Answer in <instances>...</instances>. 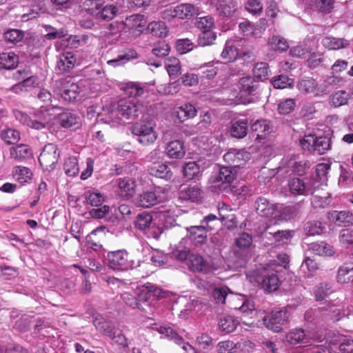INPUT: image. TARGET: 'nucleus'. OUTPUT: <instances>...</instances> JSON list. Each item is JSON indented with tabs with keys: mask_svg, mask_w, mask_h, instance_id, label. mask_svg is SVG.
Listing matches in <instances>:
<instances>
[{
	"mask_svg": "<svg viewBox=\"0 0 353 353\" xmlns=\"http://www.w3.org/2000/svg\"><path fill=\"white\" fill-rule=\"evenodd\" d=\"M156 127L154 119L147 117L132 125V132L138 137L139 143L148 145L154 143L158 137Z\"/></svg>",
	"mask_w": 353,
	"mask_h": 353,
	"instance_id": "obj_1",
	"label": "nucleus"
},
{
	"mask_svg": "<svg viewBox=\"0 0 353 353\" xmlns=\"http://www.w3.org/2000/svg\"><path fill=\"white\" fill-rule=\"evenodd\" d=\"M168 199V191L162 187L158 186L141 193L136 199V204L148 208L164 202Z\"/></svg>",
	"mask_w": 353,
	"mask_h": 353,
	"instance_id": "obj_2",
	"label": "nucleus"
},
{
	"mask_svg": "<svg viewBox=\"0 0 353 353\" xmlns=\"http://www.w3.org/2000/svg\"><path fill=\"white\" fill-rule=\"evenodd\" d=\"M106 260L110 268L116 270L125 271L134 267V261L130 259L125 250L111 251L107 254Z\"/></svg>",
	"mask_w": 353,
	"mask_h": 353,
	"instance_id": "obj_3",
	"label": "nucleus"
},
{
	"mask_svg": "<svg viewBox=\"0 0 353 353\" xmlns=\"http://www.w3.org/2000/svg\"><path fill=\"white\" fill-rule=\"evenodd\" d=\"M325 337L323 331L311 330L305 333L302 329H294L290 331L286 336L287 341L291 344H297L301 342L309 343L310 340L321 342Z\"/></svg>",
	"mask_w": 353,
	"mask_h": 353,
	"instance_id": "obj_4",
	"label": "nucleus"
},
{
	"mask_svg": "<svg viewBox=\"0 0 353 353\" xmlns=\"http://www.w3.org/2000/svg\"><path fill=\"white\" fill-rule=\"evenodd\" d=\"M143 110V105L136 99L121 100L117 108L118 114L121 119L134 120L137 118Z\"/></svg>",
	"mask_w": 353,
	"mask_h": 353,
	"instance_id": "obj_5",
	"label": "nucleus"
},
{
	"mask_svg": "<svg viewBox=\"0 0 353 353\" xmlns=\"http://www.w3.org/2000/svg\"><path fill=\"white\" fill-rule=\"evenodd\" d=\"M289 312L287 308L279 310H273L270 315L263 317V324L269 330L274 332H279L282 330V326L288 322Z\"/></svg>",
	"mask_w": 353,
	"mask_h": 353,
	"instance_id": "obj_6",
	"label": "nucleus"
},
{
	"mask_svg": "<svg viewBox=\"0 0 353 353\" xmlns=\"http://www.w3.org/2000/svg\"><path fill=\"white\" fill-rule=\"evenodd\" d=\"M255 204L257 213L262 217L269 218V223H267L263 230H267L269 226L272 224H277V220H274L279 213L276 205L270 203L266 199L263 197L259 198Z\"/></svg>",
	"mask_w": 353,
	"mask_h": 353,
	"instance_id": "obj_7",
	"label": "nucleus"
},
{
	"mask_svg": "<svg viewBox=\"0 0 353 353\" xmlns=\"http://www.w3.org/2000/svg\"><path fill=\"white\" fill-rule=\"evenodd\" d=\"M296 88L303 94H312L316 97L325 96V87L312 77H304L296 83Z\"/></svg>",
	"mask_w": 353,
	"mask_h": 353,
	"instance_id": "obj_8",
	"label": "nucleus"
},
{
	"mask_svg": "<svg viewBox=\"0 0 353 353\" xmlns=\"http://www.w3.org/2000/svg\"><path fill=\"white\" fill-rule=\"evenodd\" d=\"M159 154V150H154L148 155V161H154L148 167V171L152 176L169 180L172 177L171 170L166 164L154 161Z\"/></svg>",
	"mask_w": 353,
	"mask_h": 353,
	"instance_id": "obj_9",
	"label": "nucleus"
},
{
	"mask_svg": "<svg viewBox=\"0 0 353 353\" xmlns=\"http://www.w3.org/2000/svg\"><path fill=\"white\" fill-rule=\"evenodd\" d=\"M117 194L123 199H130L135 193L137 186L134 179L124 177L119 178L115 181Z\"/></svg>",
	"mask_w": 353,
	"mask_h": 353,
	"instance_id": "obj_10",
	"label": "nucleus"
},
{
	"mask_svg": "<svg viewBox=\"0 0 353 353\" xmlns=\"http://www.w3.org/2000/svg\"><path fill=\"white\" fill-rule=\"evenodd\" d=\"M186 265L188 269L193 272L208 274L214 270L201 255L195 253H192L189 256Z\"/></svg>",
	"mask_w": 353,
	"mask_h": 353,
	"instance_id": "obj_11",
	"label": "nucleus"
},
{
	"mask_svg": "<svg viewBox=\"0 0 353 353\" xmlns=\"http://www.w3.org/2000/svg\"><path fill=\"white\" fill-rule=\"evenodd\" d=\"M159 332L162 335L161 337L173 341L176 344L181 346L184 353H196L194 348L188 343L184 342L183 338L172 327L161 326L159 327Z\"/></svg>",
	"mask_w": 353,
	"mask_h": 353,
	"instance_id": "obj_12",
	"label": "nucleus"
},
{
	"mask_svg": "<svg viewBox=\"0 0 353 353\" xmlns=\"http://www.w3.org/2000/svg\"><path fill=\"white\" fill-rule=\"evenodd\" d=\"M135 225L141 230H152L154 238H158L162 232L160 228L154 227L152 214L146 212L138 214L136 218Z\"/></svg>",
	"mask_w": 353,
	"mask_h": 353,
	"instance_id": "obj_13",
	"label": "nucleus"
},
{
	"mask_svg": "<svg viewBox=\"0 0 353 353\" xmlns=\"http://www.w3.org/2000/svg\"><path fill=\"white\" fill-rule=\"evenodd\" d=\"M251 154L244 150L232 149L223 156L224 161L234 167H241L250 160Z\"/></svg>",
	"mask_w": 353,
	"mask_h": 353,
	"instance_id": "obj_14",
	"label": "nucleus"
},
{
	"mask_svg": "<svg viewBox=\"0 0 353 353\" xmlns=\"http://www.w3.org/2000/svg\"><path fill=\"white\" fill-rule=\"evenodd\" d=\"M213 225H205L191 226L187 228L190 239L194 243L196 246L203 245L207 239V232L211 230Z\"/></svg>",
	"mask_w": 353,
	"mask_h": 353,
	"instance_id": "obj_15",
	"label": "nucleus"
},
{
	"mask_svg": "<svg viewBox=\"0 0 353 353\" xmlns=\"http://www.w3.org/2000/svg\"><path fill=\"white\" fill-rule=\"evenodd\" d=\"M147 24V21L142 14H132L125 19V26L134 34L143 32Z\"/></svg>",
	"mask_w": 353,
	"mask_h": 353,
	"instance_id": "obj_16",
	"label": "nucleus"
},
{
	"mask_svg": "<svg viewBox=\"0 0 353 353\" xmlns=\"http://www.w3.org/2000/svg\"><path fill=\"white\" fill-rule=\"evenodd\" d=\"M239 41L236 39H228L225 42L224 48L221 52V57L225 62H232L237 58Z\"/></svg>",
	"mask_w": 353,
	"mask_h": 353,
	"instance_id": "obj_17",
	"label": "nucleus"
},
{
	"mask_svg": "<svg viewBox=\"0 0 353 353\" xmlns=\"http://www.w3.org/2000/svg\"><path fill=\"white\" fill-rule=\"evenodd\" d=\"M176 17L179 19H190L199 14V9L190 3H181L176 6Z\"/></svg>",
	"mask_w": 353,
	"mask_h": 353,
	"instance_id": "obj_18",
	"label": "nucleus"
},
{
	"mask_svg": "<svg viewBox=\"0 0 353 353\" xmlns=\"http://www.w3.org/2000/svg\"><path fill=\"white\" fill-rule=\"evenodd\" d=\"M165 153L169 158H183L185 154L183 143L179 140L170 141L165 147Z\"/></svg>",
	"mask_w": 353,
	"mask_h": 353,
	"instance_id": "obj_19",
	"label": "nucleus"
},
{
	"mask_svg": "<svg viewBox=\"0 0 353 353\" xmlns=\"http://www.w3.org/2000/svg\"><path fill=\"white\" fill-rule=\"evenodd\" d=\"M328 219L339 225L342 224H353V214L349 211L345 210L329 212Z\"/></svg>",
	"mask_w": 353,
	"mask_h": 353,
	"instance_id": "obj_20",
	"label": "nucleus"
},
{
	"mask_svg": "<svg viewBox=\"0 0 353 353\" xmlns=\"http://www.w3.org/2000/svg\"><path fill=\"white\" fill-rule=\"evenodd\" d=\"M321 44L328 50H338L347 48L350 41L342 38L325 37L321 40Z\"/></svg>",
	"mask_w": 353,
	"mask_h": 353,
	"instance_id": "obj_21",
	"label": "nucleus"
},
{
	"mask_svg": "<svg viewBox=\"0 0 353 353\" xmlns=\"http://www.w3.org/2000/svg\"><path fill=\"white\" fill-rule=\"evenodd\" d=\"M161 289L152 284H148L143 286L137 294V300L139 303L147 302L152 296H161Z\"/></svg>",
	"mask_w": 353,
	"mask_h": 353,
	"instance_id": "obj_22",
	"label": "nucleus"
},
{
	"mask_svg": "<svg viewBox=\"0 0 353 353\" xmlns=\"http://www.w3.org/2000/svg\"><path fill=\"white\" fill-rule=\"evenodd\" d=\"M41 165L46 169L51 168L56 161L55 148L53 145L46 147L39 158Z\"/></svg>",
	"mask_w": 353,
	"mask_h": 353,
	"instance_id": "obj_23",
	"label": "nucleus"
},
{
	"mask_svg": "<svg viewBox=\"0 0 353 353\" xmlns=\"http://www.w3.org/2000/svg\"><path fill=\"white\" fill-rule=\"evenodd\" d=\"M76 63V58L73 53L66 52L61 54L57 62V68L61 72L69 71L72 69Z\"/></svg>",
	"mask_w": 353,
	"mask_h": 353,
	"instance_id": "obj_24",
	"label": "nucleus"
},
{
	"mask_svg": "<svg viewBox=\"0 0 353 353\" xmlns=\"http://www.w3.org/2000/svg\"><path fill=\"white\" fill-rule=\"evenodd\" d=\"M308 249L319 256H332L334 254L333 247L324 241L310 243Z\"/></svg>",
	"mask_w": 353,
	"mask_h": 353,
	"instance_id": "obj_25",
	"label": "nucleus"
},
{
	"mask_svg": "<svg viewBox=\"0 0 353 353\" xmlns=\"http://www.w3.org/2000/svg\"><path fill=\"white\" fill-rule=\"evenodd\" d=\"M176 115L181 122H183L189 119L196 116L197 110L196 108L190 103H185L176 110Z\"/></svg>",
	"mask_w": 353,
	"mask_h": 353,
	"instance_id": "obj_26",
	"label": "nucleus"
},
{
	"mask_svg": "<svg viewBox=\"0 0 353 353\" xmlns=\"http://www.w3.org/2000/svg\"><path fill=\"white\" fill-rule=\"evenodd\" d=\"M237 7V3L234 0H219L216 10L220 15L228 17L234 14Z\"/></svg>",
	"mask_w": 353,
	"mask_h": 353,
	"instance_id": "obj_27",
	"label": "nucleus"
},
{
	"mask_svg": "<svg viewBox=\"0 0 353 353\" xmlns=\"http://www.w3.org/2000/svg\"><path fill=\"white\" fill-rule=\"evenodd\" d=\"M268 46L270 50L279 52H285L289 48L288 41L279 35H273L270 37Z\"/></svg>",
	"mask_w": 353,
	"mask_h": 353,
	"instance_id": "obj_28",
	"label": "nucleus"
},
{
	"mask_svg": "<svg viewBox=\"0 0 353 353\" xmlns=\"http://www.w3.org/2000/svg\"><path fill=\"white\" fill-rule=\"evenodd\" d=\"M290 192L294 195H307L310 188L306 187V182L299 178L292 179L288 183Z\"/></svg>",
	"mask_w": 353,
	"mask_h": 353,
	"instance_id": "obj_29",
	"label": "nucleus"
},
{
	"mask_svg": "<svg viewBox=\"0 0 353 353\" xmlns=\"http://www.w3.org/2000/svg\"><path fill=\"white\" fill-rule=\"evenodd\" d=\"M201 190L196 186L188 187L181 190L179 198L183 200L197 202L201 200Z\"/></svg>",
	"mask_w": 353,
	"mask_h": 353,
	"instance_id": "obj_30",
	"label": "nucleus"
},
{
	"mask_svg": "<svg viewBox=\"0 0 353 353\" xmlns=\"http://www.w3.org/2000/svg\"><path fill=\"white\" fill-rule=\"evenodd\" d=\"M259 282L261 283L262 288L268 292L276 290L280 285L279 277L273 273H268Z\"/></svg>",
	"mask_w": 353,
	"mask_h": 353,
	"instance_id": "obj_31",
	"label": "nucleus"
},
{
	"mask_svg": "<svg viewBox=\"0 0 353 353\" xmlns=\"http://www.w3.org/2000/svg\"><path fill=\"white\" fill-rule=\"evenodd\" d=\"M19 63V57L14 52L2 53L0 54V68L12 70Z\"/></svg>",
	"mask_w": 353,
	"mask_h": 353,
	"instance_id": "obj_32",
	"label": "nucleus"
},
{
	"mask_svg": "<svg viewBox=\"0 0 353 353\" xmlns=\"http://www.w3.org/2000/svg\"><path fill=\"white\" fill-rule=\"evenodd\" d=\"M59 121L63 128H77L80 125V118L71 112H63L59 115Z\"/></svg>",
	"mask_w": 353,
	"mask_h": 353,
	"instance_id": "obj_33",
	"label": "nucleus"
},
{
	"mask_svg": "<svg viewBox=\"0 0 353 353\" xmlns=\"http://www.w3.org/2000/svg\"><path fill=\"white\" fill-rule=\"evenodd\" d=\"M165 68L171 78H176L181 72L180 61L175 57H168L165 60Z\"/></svg>",
	"mask_w": 353,
	"mask_h": 353,
	"instance_id": "obj_34",
	"label": "nucleus"
},
{
	"mask_svg": "<svg viewBox=\"0 0 353 353\" xmlns=\"http://www.w3.org/2000/svg\"><path fill=\"white\" fill-rule=\"evenodd\" d=\"M80 92V88L77 83L68 82L61 94V98L65 101L76 99Z\"/></svg>",
	"mask_w": 353,
	"mask_h": 353,
	"instance_id": "obj_35",
	"label": "nucleus"
},
{
	"mask_svg": "<svg viewBox=\"0 0 353 353\" xmlns=\"http://www.w3.org/2000/svg\"><path fill=\"white\" fill-rule=\"evenodd\" d=\"M350 94L345 90H338L332 93L330 97V103L335 108L344 105L350 99Z\"/></svg>",
	"mask_w": 353,
	"mask_h": 353,
	"instance_id": "obj_36",
	"label": "nucleus"
},
{
	"mask_svg": "<svg viewBox=\"0 0 353 353\" xmlns=\"http://www.w3.org/2000/svg\"><path fill=\"white\" fill-rule=\"evenodd\" d=\"M137 53L133 50H129L123 54H119L117 58L109 60L107 63L114 68L121 66L128 61L137 59Z\"/></svg>",
	"mask_w": 353,
	"mask_h": 353,
	"instance_id": "obj_37",
	"label": "nucleus"
},
{
	"mask_svg": "<svg viewBox=\"0 0 353 353\" xmlns=\"http://www.w3.org/2000/svg\"><path fill=\"white\" fill-rule=\"evenodd\" d=\"M239 321L232 316H224L220 319L219 327L225 333L232 332L236 328Z\"/></svg>",
	"mask_w": 353,
	"mask_h": 353,
	"instance_id": "obj_38",
	"label": "nucleus"
},
{
	"mask_svg": "<svg viewBox=\"0 0 353 353\" xmlns=\"http://www.w3.org/2000/svg\"><path fill=\"white\" fill-rule=\"evenodd\" d=\"M251 129L256 132L257 139H264L271 132V128L266 120H257L252 125Z\"/></svg>",
	"mask_w": 353,
	"mask_h": 353,
	"instance_id": "obj_39",
	"label": "nucleus"
},
{
	"mask_svg": "<svg viewBox=\"0 0 353 353\" xmlns=\"http://www.w3.org/2000/svg\"><path fill=\"white\" fill-rule=\"evenodd\" d=\"M183 173L187 180L198 179L201 174V169L196 162H188L183 167Z\"/></svg>",
	"mask_w": 353,
	"mask_h": 353,
	"instance_id": "obj_40",
	"label": "nucleus"
},
{
	"mask_svg": "<svg viewBox=\"0 0 353 353\" xmlns=\"http://www.w3.org/2000/svg\"><path fill=\"white\" fill-rule=\"evenodd\" d=\"M248 123L245 120L234 122L230 129L231 135L236 138H243L247 134Z\"/></svg>",
	"mask_w": 353,
	"mask_h": 353,
	"instance_id": "obj_41",
	"label": "nucleus"
},
{
	"mask_svg": "<svg viewBox=\"0 0 353 353\" xmlns=\"http://www.w3.org/2000/svg\"><path fill=\"white\" fill-rule=\"evenodd\" d=\"M331 148L330 139L327 137H316V140L313 148V152L318 154H325Z\"/></svg>",
	"mask_w": 353,
	"mask_h": 353,
	"instance_id": "obj_42",
	"label": "nucleus"
},
{
	"mask_svg": "<svg viewBox=\"0 0 353 353\" xmlns=\"http://www.w3.org/2000/svg\"><path fill=\"white\" fill-rule=\"evenodd\" d=\"M240 91L243 94H252L257 88V83L250 77H244L240 79Z\"/></svg>",
	"mask_w": 353,
	"mask_h": 353,
	"instance_id": "obj_43",
	"label": "nucleus"
},
{
	"mask_svg": "<svg viewBox=\"0 0 353 353\" xmlns=\"http://www.w3.org/2000/svg\"><path fill=\"white\" fill-rule=\"evenodd\" d=\"M353 277V265L345 263L338 271V281L340 283H348Z\"/></svg>",
	"mask_w": 353,
	"mask_h": 353,
	"instance_id": "obj_44",
	"label": "nucleus"
},
{
	"mask_svg": "<svg viewBox=\"0 0 353 353\" xmlns=\"http://www.w3.org/2000/svg\"><path fill=\"white\" fill-rule=\"evenodd\" d=\"M148 29L151 33L158 37H165L167 36L168 29L163 21H152L148 24Z\"/></svg>",
	"mask_w": 353,
	"mask_h": 353,
	"instance_id": "obj_45",
	"label": "nucleus"
},
{
	"mask_svg": "<svg viewBox=\"0 0 353 353\" xmlns=\"http://www.w3.org/2000/svg\"><path fill=\"white\" fill-rule=\"evenodd\" d=\"M271 83L275 88L284 89L292 88L294 85V80L286 75L281 74L272 78Z\"/></svg>",
	"mask_w": 353,
	"mask_h": 353,
	"instance_id": "obj_46",
	"label": "nucleus"
},
{
	"mask_svg": "<svg viewBox=\"0 0 353 353\" xmlns=\"http://www.w3.org/2000/svg\"><path fill=\"white\" fill-rule=\"evenodd\" d=\"M87 203L92 206L99 207L105 201V196L98 190L88 192L85 196Z\"/></svg>",
	"mask_w": 353,
	"mask_h": 353,
	"instance_id": "obj_47",
	"label": "nucleus"
},
{
	"mask_svg": "<svg viewBox=\"0 0 353 353\" xmlns=\"http://www.w3.org/2000/svg\"><path fill=\"white\" fill-rule=\"evenodd\" d=\"M102 3L101 0H85L82 3V9L91 15H98Z\"/></svg>",
	"mask_w": 353,
	"mask_h": 353,
	"instance_id": "obj_48",
	"label": "nucleus"
},
{
	"mask_svg": "<svg viewBox=\"0 0 353 353\" xmlns=\"http://www.w3.org/2000/svg\"><path fill=\"white\" fill-rule=\"evenodd\" d=\"M196 26L201 31H212L215 26L214 19L210 15L199 17L196 20Z\"/></svg>",
	"mask_w": 353,
	"mask_h": 353,
	"instance_id": "obj_49",
	"label": "nucleus"
},
{
	"mask_svg": "<svg viewBox=\"0 0 353 353\" xmlns=\"http://www.w3.org/2000/svg\"><path fill=\"white\" fill-rule=\"evenodd\" d=\"M253 73L256 78L261 81L267 79L270 75V70L267 63H257L253 69Z\"/></svg>",
	"mask_w": 353,
	"mask_h": 353,
	"instance_id": "obj_50",
	"label": "nucleus"
},
{
	"mask_svg": "<svg viewBox=\"0 0 353 353\" xmlns=\"http://www.w3.org/2000/svg\"><path fill=\"white\" fill-rule=\"evenodd\" d=\"M216 39V33L212 31H201L198 37V43L201 46L212 45Z\"/></svg>",
	"mask_w": 353,
	"mask_h": 353,
	"instance_id": "obj_51",
	"label": "nucleus"
},
{
	"mask_svg": "<svg viewBox=\"0 0 353 353\" xmlns=\"http://www.w3.org/2000/svg\"><path fill=\"white\" fill-rule=\"evenodd\" d=\"M64 170L65 174L70 176H74L78 174V161L75 157H70L65 161Z\"/></svg>",
	"mask_w": 353,
	"mask_h": 353,
	"instance_id": "obj_52",
	"label": "nucleus"
},
{
	"mask_svg": "<svg viewBox=\"0 0 353 353\" xmlns=\"http://www.w3.org/2000/svg\"><path fill=\"white\" fill-rule=\"evenodd\" d=\"M99 14L97 15L99 18L104 20H111L114 19L118 12V9L114 5H107L103 7L99 10Z\"/></svg>",
	"mask_w": 353,
	"mask_h": 353,
	"instance_id": "obj_53",
	"label": "nucleus"
},
{
	"mask_svg": "<svg viewBox=\"0 0 353 353\" xmlns=\"http://www.w3.org/2000/svg\"><path fill=\"white\" fill-rule=\"evenodd\" d=\"M330 194L325 193V195H314L312 196V204L316 208H324L327 207L331 203Z\"/></svg>",
	"mask_w": 353,
	"mask_h": 353,
	"instance_id": "obj_54",
	"label": "nucleus"
},
{
	"mask_svg": "<svg viewBox=\"0 0 353 353\" xmlns=\"http://www.w3.org/2000/svg\"><path fill=\"white\" fill-rule=\"evenodd\" d=\"M239 28L244 36L253 35L258 37V35L261 33V31L258 32L254 26L249 21L247 20H244L240 22L239 24Z\"/></svg>",
	"mask_w": 353,
	"mask_h": 353,
	"instance_id": "obj_55",
	"label": "nucleus"
},
{
	"mask_svg": "<svg viewBox=\"0 0 353 353\" xmlns=\"http://www.w3.org/2000/svg\"><path fill=\"white\" fill-rule=\"evenodd\" d=\"M304 230L308 235L320 234L323 231L322 224L319 221H308L304 225Z\"/></svg>",
	"mask_w": 353,
	"mask_h": 353,
	"instance_id": "obj_56",
	"label": "nucleus"
},
{
	"mask_svg": "<svg viewBox=\"0 0 353 353\" xmlns=\"http://www.w3.org/2000/svg\"><path fill=\"white\" fill-rule=\"evenodd\" d=\"M1 136L8 144H14L20 139V132L11 128L2 131Z\"/></svg>",
	"mask_w": 353,
	"mask_h": 353,
	"instance_id": "obj_57",
	"label": "nucleus"
},
{
	"mask_svg": "<svg viewBox=\"0 0 353 353\" xmlns=\"http://www.w3.org/2000/svg\"><path fill=\"white\" fill-rule=\"evenodd\" d=\"M342 83L343 79L341 77L332 75L326 77L321 84L325 87V95H327L330 92L331 87L341 86Z\"/></svg>",
	"mask_w": 353,
	"mask_h": 353,
	"instance_id": "obj_58",
	"label": "nucleus"
},
{
	"mask_svg": "<svg viewBox=\"0 0 353 353\" xmlns=\"http://www.w3.org/2000/svg\"><path fill=\"white\" fill-rule=\"evenodd\" d=\"M194 47V43L188 39H179L176 43V49L181 54L192 50Z\"/></svg>",
	"mask_w": 353,
	"mask_h": 353,
	"instance_id": "obj_59",
	"label": "nucleus"
},
{
	"mask_svg": "<svg viewBox=\"0 0 353 353\" xmlns=\"http://www.w3.org/2000/svg\"><path fill=\"white\" fill-rule=\"evenodd\" d=\"M330 169V164L327 163H321L316 165V175L321 181L322 184H327V175Z\"/></svg>",
	"mask_w": 353,
	"mask_h": 353,
	"instance_id": "obj_60",
	"label": "nucleus"
},
{
	"mask_svg": "<svg viewBox=\"0 0 353 353\" xmlns=\"http://www.w3.org/2000/svg\"><path fill=\"white\" fill-rule=\"evenodd\" d=\"M245 9L252 15H259L263 12V5L259 0H248L245 3Z\"/></svg>",
	"mask_w": 353,
	"mask_h": 353,
	"instance_id": "obj_61",
	"label": "nucleus"
},
{
	"mask_svg": "<svg viewBox=\"0 0 353 353\" xmlns=\"http://www.w3.org/2000/svg\"><path fill=\"white\" fill-rule=\"evenodd\" d=\"M236 177V174L234 172L231 168L230 167H222L219 170V180L221 181L224 183H230Z\"/></svg>",
	"mask_w": 353,
	"mask_h": 353,
	"instance_id": "obj_62",
	"label": "nucleus"
},
{
	"mask_svg": "<svg viewBox=\"0 0 353 353\" xmlns=\"http://www.w3.org/2000/svg\"><path fill=\"white\" fill-rule=\"evenodd\" d=\"M237 345L241 346V343L236 344L232 341H225L219 343L217 345L218 353H235Z\"/></svg>",
	"mask_w": 353,
	"mask_h": 353,
	"instance_id": "obj_63",
	"label": "nucleus"
},
{
	"mask_svg": "<svg viewBox=\"0 0 353 353\" xmlns=\"http://www.w3.org/2000/svg\"><path fill=\"white\" fill-rule=\"evenodd\" d=\"M296 105V101L293 99H287L281 101L278 105V111L280 114H288L292 112Z\"/></svg>",
	"mask_w": 353,
	"mask_h": 353,
	"instance_id": "obj_64",
	"label": "nucleus"
}]
</instances>
